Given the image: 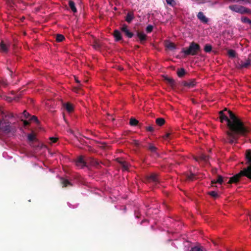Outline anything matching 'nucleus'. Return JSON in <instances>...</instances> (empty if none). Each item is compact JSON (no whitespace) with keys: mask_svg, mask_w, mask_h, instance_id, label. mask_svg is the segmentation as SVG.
Returning a JSON list of instances; mask_svg holds the SVG:
<instances>
[{"mask_svg":"<svg viewBox=\"0 0 251 251\" xmlns=\"http://www.w3.org/2000/svg\"><path fill=\"white\" fill-rule=\"evenodd\" d=\"M29 120L30 121H34L35 122L37 123H39V120H38V118L35 116H32L30 118H29Z\"/></svg>","mask_w":251,"mask_h":251,"instance_id":"obj_39","label":"nucleus"},{"mask_svg":"<svg viewBox=\"0 0 251 251\" xmlns=\"http://www.w3.org/2000/svg\"><path fill=\"white\" fill-rule=\"evenodd\" d=\"M246 159L247 163L249 165L246 168L241 171L238 174L231 177L227 183H237L243 176L251 179V150H248L246 152Z\"/></svg>","mask_w":251,"mask_h":251,"instance_id":"obj_2","label":"nucleus"},{"mask_svg":"<svg viewBox=\"0 0 251 251\" xmlns=\"http://www.w3.org/2000/svg\"><path fill=\"white\" fill-rule=\"evenodd\" d=\"M208 194L211 196L212 197H213L214 198H216L218 197V195L217 192L215 191H210L208 193Z\"/></svg>","mask_w":251,"mask_h":251,"instance_id":"obj_35","label":"nucleus"},{"mask_svg":"<svg viewBox=\"0 0 251 251\" xmlns=\"http://www.w3.org/2000/svg\"><path fill=\"white\" fill-rule=\"evenodd\" d=\"M194 177H195L194 174H192L191 175H190L189 176H187V179L189 180H190V181H193L194 180Z\"/></svg>","mask_w":251,"mask_h":251,"instance_id":"obj_41","label":"nucleus"},{"mask_svg":"<svg viewBox=\"0 0 251 251\" xmlns=\"http://www.w3.org/2000/svg\"><path fill=\"white\" fill-rule=\"evenodd\" d=\"M133 144L136 146L138 147L139 146V142L138 140H134L133 141Z\"/></svg>","mask_w":251,"mask_h":251,"instance_id":"obj_46","label":"nucleus"},{"mask_svg":"<svg viewBox=\"0 0 251 251\" xmlns=\"http://www.w3.org/2000/svg\"><path fill=\"white\" fill-rule=\"evenodd\" d=\"M116 41H119L122 39L121 32L118 30H115L113 34Z\"/></svg>","mask_w":251,"mask_h":251,"instance_id":"obj_18","label":"nucleus"},{"mask_svg":"<svg viewBox=\"0 0 251 251\" xmlns=\"http://www.w3.org/2000/svg\"><path fill=\"white\" fill-rule=\"evenodd\" d=\"M148 149L151 151L154 157H157L159 156V154L157 151V148L152 144H149Z\"/></svg>","mask_w":251,"mask_h":251,"instance_id":"obj_9","label":"nucleus"},{"mask_svg":"<svg viewBox=\"0 0 251 251\" xmlns=\"http://www.w3.org/2000/svg\"><path fill=\"white\" fill-rule=\"evenodd\" d=\"M212 50V46L209 44H206L204 48V50L206 52H210Z\"/></svg>","mask_w":251,"mask_h":251,"instance_id":"obj_32","label":"nucleus"},{"mask_svg":"<svg viewBox=\"0 0 251 251\" xmlns=\"http://www.w3.org/2000/svg\"><path fill=\"white\" fill-rule=\"evenodd\" d=\"M167 4L172 7H175L176 5V2L175 0H166Z\"/></svg>","mask_w":251,"mask_h":251,"instance_id":"obj_29","label":"nucleus"},{"mask_svg":"<svg viewBox=\"0 0 251 251\" xmlns=\"http://www.w3.org/2000/svg\"><path fill=\"white\" fill-rule=\"evenodd\" d=\"M209 156L204 154H201L199 157H195L194 159L198 162L200 161H202L205 163H207L209 159Z\"/></svg>","mask_w":251,"mask_h":251,"instance_id":"obj_10","label":"nucleus"},{"mask_svg":"<svg viewBox=\"0 0 251 251\" xmlns=\"http://www.w3.org/2000/svg\"><path fill=\"white\" fill-rule=\"evenodd\" d=\"M23 115L25 119H29V118L31 117L30 115L25 110L23 113Z\"/></svg>","mask_w":251,"mask_h":251,"instance_id":"obj_38","label":"nucleus"},{"mask_svg":"<svg viewBox=\"0 0 251 251\" xmlns=\"http://www.w3.org/2000/svg\"><path fill=\"white\" fill-rule=\"evenodd\" d=\"M139 121L135 118H131L130 119L129 124L131 126H136L138 125Z\"/></svg>","mask_w":251,"mask_h":251,"instance_id":"obj_27","label":"nucleus"},{"mask_svg":"<svg viewBox=\"0 0 251 251\" xmlns=\"http://www.w3.org/2000/svg\"><path fill=\"white\" fill-rule=\"evenodd\" d=\"M228 8L231 10L237 13H239L241 14L251 13V10L240 5H231L228 6Z\"/></svg>","mask_w":251,"mask_h":251,"instance_id":"obj_4","label":"nucleus"},{"mask_svg":"<svg viewBox=\"0 0 251 251\" xmlns=\"http://www.w3.org/2000/svg\"><path fill=\"white\" fill-rule=\"evenodd\" d=\"M91 164L92 165H94L95 166H98L100 164V162L98 160L94 158H92Z\"/></svg>","mask_w":251,"mask_h":251,"instance_id":"obj_33","label":"nucleus"},{"mask_svg":"<svg viewBox=\"0 0 251 251\" xmlns=\"http://www.w3.org/2000/svg\"><path fill=\"white\" fill-rule=\"evenodd\" d=\"M65 39L64 36L62 34H57L56 36V41L60 42Z\"/></svg>","mask_w":251,"mask_h":251,"instance_id":"obj_30","label":"nucleus"},{"mask_svg":"<svg viewBox=\"0 0 251 251\" xmlns=\"http://www.w3.org/2000/svg\"><path fill=\"white\" fill-rule=\"evenodd\" d=\"M0 130L7 133H9L11 131L9 122L3 119L2 124L0 126Z\"/></svg>","mask_w":251,"mask_h":251,"instance_id":"obj_6","label":"nucleus"},{"mask_svg":"<svg viewBox=\"0 0 251 251\" xmlns=\"http://www.w3.org/2000/svg\"><path fill=\"white\" fill-rule=\"evenodd\" d=\"M21 120L24 122V126H27L29 125V122L27 120H24L23 119H22Z\"/></svg>","mask_w":251,"mask_h":251,"instance_id":"obj_45","label":"nucleus"},{"mask_svg":"<svg viewBox=\"0 0 251 251\" xmlns=\"http://www.w3.org/2000/svg\"><path fill=\"white\" fill-rule=\"evenodd\" d=\"M60 181L63 187H71L73 186L72 183L65 178L60 177Z\"/></svg>","mask_w":251,"mask_h":251,"instance_id":"obj_13","label":"nucleus"},{"mask_svg":"<svg viewBox=\"0 0 251 251\" xmlns=\"http://www.w3.org/2000/svg\"><path fill=\"white\" fill-rule=\"evenodd\" d=\"M68 4L71 9L74 13H76L77 12V9L75 7V3L73 0H69Z\"/></svg>","mask_w":251,"mask_h":251,"instance_id":"obj_21","label":"nucleus"},{"mask_svg":"<svg viewBox=\"0 0 251 251\" xmlns=\"http://www.w3.org/2000/svg\"><path fill=\"white\" fill-rule=\"evenodd\" d=\"M3 121V118H2V119H0V126H1V125L2 124Z\"/></svg>","mask_w":251,"mask_h":251,"instance_id":"obj_49","label":"nucleus"},{"mask_svg":"<svg viewBox=\"0 0 251 251\" xmlns=\"http://www.w3.org/2000/svg\"><path fill=\"white\" fill-rule=\"evenodd\" d=\"M137 36L139 38L142 44L144 43V42L147 40V35L142 32L137 31Z\"/></svg>","mask_w":251,"mask_h":251,"instance_id":"obj_15","label":"nucleus"},{"mask_svg":"<svg viewBox=\"0 0 251 251\" xmlns=\"http://www.w3.org/2000/svg\"><path fill=\"white\" fill-rule=\"evenodd\" d=\"M200 50V46L198 44L194 42H192L190 43L188 48H183L181 52L184 53L185 56H194L196 55Z\"/></svg>","mask_w":251,"mask_h":251,"instance_id":"obj_3","label":"nucleus"},{"mask_svg":"<svg viewBox=\"0 0 251 251\" xmlns=\"http://www.w3.org/2000/svg\"><path fill=\"white\" fill-rule=\"evenodd\" d=\"M186 73L185 70L183 68H181L177 71V74L179 77H183Z\"/></svg>","mask_w":251,"mask_h":251,"instance_id":"obj_26","label":"nucleus"},{"mask_svg":"<svg viewBox=\"0 0 251 251\" xmlns=\"http://www.w3.org/2000/svg\"><path fill=\"white\" fill-rule=\"evenodd\" d=\"M28 140L30 141H33L35 139V136L34 134H29L27 136Z\"/></svg>","mask_w":251,"mask_h":251,"instance_id":"obj_37","label":"nucleus"},{"mask_svg":"<svg viewBox=\"0 0 251 251\" xmlns=\"http://www.w3.org/2000/svg\"><path fill=\"white\" fill-rule=\"evenodd\" d=\"M228 55L230 57L235 58L236 56V53L234 50L230 49L228 50Z\"/></svg>","mask_w":251,"mask_h":251,"instance_id":"obj_28","label":"nucleus"},{"mask_svg":"<svg viewBox=\"0 0 251 251\" xmlns=\"http://www.w3.org/2000/svg\"><path fill=\"white\" fill-rule=\"evenodd\" d=\"M165 80L172 88L176 87L175 81L172 78L165 77Z\"/></svg>","mask_w":251,"mask_h":251,"instance_id":"obj_22","label":"nucleus"},{"mask_svg":"<svg viewBox=\"0 0 251 251\" xmlns=\"http://www.w3.org/2000/svg\"><path fill=\"white\" fill-rule=\"evenodd\" d=\"M165 46L166 48L171 50H174L176 49V45L174 43L168 41L165 42Z\"/></svg>","mask_w":251,"mask_h":251,"instance_id":"obj_17","label":"nucleus"},{"mask_svg":"<svg viewBox=\"0 0 251 251\" xmlns=\"http://www.w3.org/2000/svg\"><path fill=\"white\" fill-rule=\"evenodd\" d=\"M75 165L78 167H83L86 165V163L83 157L80 156L75 161Z\"/></svg>","mask_w":251,"mask_h":251,"instance_id":"obj_8","label":"nucleus"},{"mask_svg":"<svg viewBox=\"0 0 251 251\" xmlns=\"http://www.w3.org/2000/svg\"><path fill=\"white\" fill-rule=\"evenodd\" d=\"M93 47L95 49L99 50L101 47V44L99 42L95 41L93 44Z\"/></svg>","mask_w":251,"mask_h":251,"instance_id":"obj_36","label":"nucleus"},{"mask_svg":"<svg viewBox=\"0 0 251 251\" xmlns=\"http://www.w3.org/2000/svg\"><path fill=\"white\" fill-rule=\"evenodd\" d=\"M146 129L148 131H150V132H153L154 131V128L151 126H147L146 127Z\"/></svg>","mask_w":251,"mask_h":251,"instance_id":"obj_44","label":"nucleus"},{"mask_svg":"<svg viewBox=\"0 0 251 251\" xmlns=\"http://www.w3.org/2000/svg\"><path fill=\"white\" fill-rule=\"evenodd\" d=\"M136 48H139V46H136Z\"/></svg>","mask_w":251,"mask_h":251,"instance_id":"obj_50","label":"nucleus"},{"mask_svg":"<svg viewBox=\"0 0 251 251\" xmlns=\"http://www.w3.org/2000/svg\"><path fill=\"white\" fill-rule=\"evenodd\" d=\"M120 164L122 165L123 167L125 169L127 170L128 169V166L126 163V162L122 161L120 162Z\"/></svg>","mask_w":251,"mask_h":251,"instance_id":"obj_42","label":"nucleus"},{"mask_svg":"<svg viewBox=\"0 0 251 251\" xmlns=\"http://www.w3.org/2000/svg\"><path fill=\"white\" fill-rule=\"evenodd\" d=\"M190 251H206L202 247L195 246L191 248Z\"/></svg>","mask_w":251,"mask_h":251,"instance_id":"obj_25","label":"nucleus"},{"mask_svg":"<svg viewBox=\"0 0 251 251\" xmlns=\"http://www.w3.org/2000/svg\"><path fill=\"white\" fill-rule=\"evenodd\" d=\"M75 80L76 82H77L78 84L80 85V81L77 78L75 77Z\"/></svg>","mask_w":251,"mask_h":251,"instance_id":"obj_48","label":"nucleus"},{"mask_svg":"<svg viewBox=\"0 0 251 251\" xmlns=\"http://www.w3.org/2000/svg\"><path fill=\"white\" fill-rule=\"evenodd\" d=\"M153 29V26L151 25H148L146 27V31L148 33H151Z\"/></svg>","mask_w":251,"mask_h":251,"instance_id":"obj_40","label":"nucleus"},{"mask_svg":"<svg viewBox=\"0 0 251 251\" xmlns=\"http://www.w3.org/2000/svg\"><path fill=\"white\" fill-rule=\"evenodd\" d=\"M134 18V16L133 13L130 12L127 13L125 20L128 23H130Z\"/></svg>","mask_w":251,"mask_h":251,"instance_id":"obj_20","label":"nucleus"},{"mask_svg":"<svg viewBox=\"0 0 251 251\" xmlns=\"http://www.w3.org/2000/svg\"><path fill=\"white\" fill-rule=\"evenodd\" d=\"M219 119L221 123L227 122L229 131H226L227 140L230 144L236 143L239 135L245 136L250 132V128L246 126L242 121L232 111L225 108L219 112Z\"/></svg>","mask_w":251,"mask_h":251,"instance_id":"obj_1","label":"nucleus"},{"mask_svg":"<svg viewBox=\"0 0 251 251\" xmlns=\"http://www.w3.org/2000/svg\"><path fill=\"white\" fill-rule=\"evenodd\" d=\"M196 84V80L193 79H190L188 80V81H183V86L187 87L189 88H193L194 86H195Z\"/></svg>","mask_w":251,"mask_h":251,"instance_id":"obj_11","label":"nucleus"},{"mask_svg":"<svg viewBox=\"0 0 251 251\" xmlns=\"http://www.w3.org/2000/svg\"><path fill=\"white\" fill-rule=\"evenodd\" d=\"M121 30L122 32H123L125 33V35L128 38H131L133 36V33L130 32L127 29V25H123L121 28Z\"/></svg>","mask_w":251,"mask_h":251,"instance_id":"obj_7","label":"nucleus"},{"mask_svg":"<svg viewBox=\"0 0 251 251\" xmlns=\"http://www.w3.org/2000/svg\"><path fill=\"white\" fill-rule=\"evenodd\" d=\"M50 140L51 141V143H54L57 142V141L58 140V138L52 137L50 138Z\"/></svg>","mask_w":251,"mask_h":251,"instance_id":"obj_43","label":"nucleus"},{"mask_svg":"<svg viewBox=\"0 0 251 251\" xmlns=\"http://www.w3.org/2000/svg\"><path fill=\"white\" fill-rule=\"evenodd\" d=\"M198 18L203 23H207L208 19L206 18L202 12H199L197 15Z\"/></svg>","mask_w":251,"mask_h":251,"instance_id":"obj_14","label":"nucleus"},{"mask_svg":"<svg viewBox=\"0 0 251 251\" xmlns=\"http://www.w3.org/2000/svg\"><path fill=\"white\" fill-rule=\"evenodd\" d=\"M170 134L169 133H166L165 134V135L164 136V138H165V139L169 138L170 137Z\"/></svg>","mask_w":251,"mask_h":251,"instance_id":"obj_47","label":"nucleus"},{"mask_svg":"<svg viewBox=\"0 0 251 251\" xmlns=\"http://www.w3.org/2000/svg\"><path fill=\"white\" fill-rule=\"evenodd\" d=\"M251 65V59L249 58L247 59L245 62L241 61L240 64V67L241 68H247Z\"/></svg>","mask_w":251,"mask_h":251,"instance_id":"obj_16","label":"nucleus"},{"mask_svg":"<svg viewBox=\"0 0 251 251\" xmlns=\"http://www.w3.org/2000/svg\"><path fill=\"white\" fill-rule=\"evenodd\" d=\"M155 122L158 126H162L165 123V120L162 118H157Z\"/></svg>","mask_w":251,"mask_h":251,"instance_id":"obj_24","label":"nucleus"},{"mask_svg":"<svg viewBox=\"0 0 251 251\" xmlns=\"http://www.w3.org/2000/svg\"><path fill=\"white\" fill-rule=\"evenodd\" d=\"M9 50V46L4 43L3 41L0 42V52L2 53H7Z\"/></svg>","mask_w":251,"mask_h":251,"instance_id":"obj_12","label":"nucleus"},{"mask_svg":"<svg viewBox=\"0 0 251 251\" xmlns=\"http://www.w3.org/2000/svg\"><path fill=\"white\" fill-rule=\"evenodd\" d=\"M241 20L243 23H248L251 25V20L246 17H242Z\"/></svg>","mask_w":251,"mask_h":251,"instance_id":"obj_34","label":"nucleus"},{"mask_svg":"<svg viewBox=\"0 0 251 251\" xmlns=\"http://www.w3.org/2000/svg\"><path fill=\"white\" fill-rule=\"evenodd\" d=\"M226 178L224 179L221 176L218 175L217 176V179L216 180H212L211 183L213 184L218 183L221 184L224 181H226Z\"/></svg>","mask_w":251,"mask_h":251,"instance_id":"obj_19","label":"nucleus"},{"mask_svg":"<svg viewBox=\"0 0 251 251\" xmlns=\"http://www.w3.org/2000/svg\"><path fill=\"white\" fill-rule=\"evenodd\" d=\"M7 5L10 7H13L14 5L15 4V0H4Z\"/></svg>","mask_w":251,"mask_h":251,"instance_id":"obj_31","label":"nucleus"},{"mask_svg":"<svg viewBox=\"0 0 251 251\" xmlns=\"http://www.w3.org/2000/svg\"><path fill=\"white\" fill-rule=\"evenodd\" d=\"M210 151H211V149H210V150H209V152H210Z\"/></svg>","mask_w":251,"mask_h":251,"instance_id":"obj_51","label":"nucleus"},{"mask_svg":"<svg viewBox=\"0 0 251 251\" xmlns=\"http://www.w3.org/2000/svg\"><path fill=\"white\" fill-rule=\"evenodd\" d=\"M64 107L66 110L69 112H71L73 111L74 108L72 104L70 103H67L64 104Z\"/></svg>","mask_w":251,"mask_h":251,"instance_id":"obj_23","label":"nucleus"},{"mask_svg":"<svg viewBox=\"0 0 251 251\" xmlns=\"http://www.w3.org/2000/svg\"><path fill=\"white\" fill-rule=\"evenodd\" d=\"M146 180L147 182H152L155 185L159 182L157 175L154 173L147 176Z\"/></svg>","mask_w":251,"mask_h":251,"instance_id":"obj_5","label":"nucleus"}]
</instances>
